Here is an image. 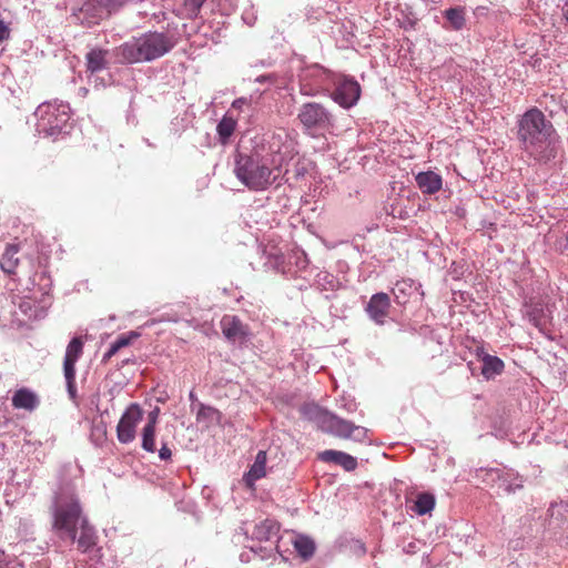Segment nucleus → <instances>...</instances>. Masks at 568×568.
I'll list each match as a JSON object with an SVG mask.
<instances>
[{
	"mask_svg": "<svg viewBox=\"0 0 568 568\" xmlns=\"http://www.w3.org/2000/svg\"><path fill=\"white\" fill-rule=\"evenodd\" d=\"M555 129L537 108L526 111L518 120L517 138L524 151L537 160L551 156Z\"/></svg>",
	"mask_w": 568,
	"mask_h": 568,
	"instance_id": "f257e3e1",
	"label": "nucleus"
},
{
	"mask_svg": "<svg viewBox=\"0 0 568 568\" xmlns=\"http://www.w3.org/2000/svg\"><path fill=\"white\" fill-rule=\"evenodd\" d=\"M287 158V152L281 150L262 158L241 156L236 162L235 174L250 190H265L282 174Z\"/></svg>",
	"mask_w": 568,
	"mask_h": 568,
	"instance_id": "f03ea898",
	"label": "nucleus"
},
{
	"mask_svg": "<svg viewBox=\"0 0 568 568\" xmlns=\"http://www.w3.org/2000/svg\"><path fill=\"white\" fill-rule=\"evenodd\" d=\"M53 529L61 537H68L72 542L75 541L78 526L88 517L83 514V509L77 494L75 486L64 484L59 487L54 495L53 507Z\"/></svg>",
	"mask_w": 568,
	"mask_h": 568,
	"instance_id": "7ed1b4c3",
	"label": "nucleus"
},
{
	"mask_svg": "<svg viewBox=\"0 0 568 568\" xmlns=\"http://www.w3.org/2000/svg\"><path fill=\"white\" fill-rule=\"evenodd\" d=\"M174 43L164 33L149 32L115 49V54L122 63L152 61L169 52Z\"/></svg>",
	"mask_w": 568,
	"mask_h": 568,
	"instance_id": "20e7f679",
	"label": "nucleus"
},
{
	"mask_svg": "<svg viewBox=\"0 0 568 568\" xmlns=\"http://www.w3.org/2000/svg\"><path fill=\"white\" fill-rule=\"evenodd\" d=\"M34 116L38 133L44 136H54L67 128L70 120V108L62 102H45L36 109Z\"/></svg>",
	"mask_w": 568,
	"mask_h": 568,
	"instance_id": "39448f33",
	"label": "nucleus"
},
{
	"mask_svg": "<svg viewBox=\"0 0 568 568\" xmlns=\"http://www.w3.org/2000/svg\"><path fill=\"white\" fill-rule=\"evenodd\" d=\"M297 119L305 130H325L332 125V115L324 105L307 102L301 105Z\"/></svg>",
	"mask_w": 568,
	"mask_h": 568,
	"instance_id": "423d86ee",
	"label": "nucleus"
},
{
	"mask_svg": "<svg viewBox=\"0 0 568 568\" xmlns=\"http://www.w3.org/2000/svg\"><path fill=\"white\" fill-rule=\"evenodd\" d=\"M327 422L323 426L322 432L333 435L342 439H351L353 442L363 443L367 438V429L355 425L354 423L331 414Z\"/></svg>",
	"mask_w": 568,
	"mask_h": 568,
	"instance_id": "0eeeda50",
	"label": "nucleus"
},
{
	"mask_svg": "<svg viewBox=\"0 0 568 568\" xmlns=\"http://www.w3.org/2000/svg\"><path fill=\"white\" fill-rule=\"evenodd\" d=\"M143 418V410L139 404H131L121 416L116 426V437L120 443L129 444L134 440L136 426Z\"/></svg>",
	"mask_w": 568,
	"mask_h": 568,
	"instance_id": "6e6552de",
	"label": "nucleus"
},
{
	"mask_svg": "<svg viewBox=\"0 0 568 568\" xmlns=\"http://www.w3.org/2000/svg\"><path fill=\"white\" fill-rule=\"evenodd\" d=\"M123 4V0H89L83 6V12L85 16L92 18L93 23H98L111 14Z\"/></svg>",
	"mask_w": 568,
	"mask_h": 568,
	"instance_id": "1a4fd4ad",
	"label": "nucleus"
},
{
	"mask_svg": "<svg viewBox=\"0 0 568 568\" xmlns=\"http://www.w3.org/2000/svg\"><path fill=\"white\" fill-rule=\"evenodd\" d=\"M361 87L354 80H344L333 92V99L343 108H351L359 99Z\"/></svg>",
	"mask_w": 568,
	"mask_h": 568,
	"instance_id": "9d476101",
	"label": "nucleus"
},
{
	"mask_svg": "<svg viewBox=\"0 0 568 568\" xmlns=\"http://www.w3.org/2000/svg\"><path fill=\"white\" fill-rule=\"evenodd\" d=\"M390 310V298L386 293H376L366 306L368 316L377 324L382 325L388 317Z\"/></svg>",
	"mask_w": 568,
	"mask_h": 568,
	"instance_id": "9b49d317",
	"label": "nucleus"
},
{
	"mask_svg": "<svg viewBox=\"0 0 568 568\" xmlns=\"http://www.w3.org/2000/svg\"><path fill=\"white\" fill-rule=\"evenodd\" d=\"M220 325L223 335L231 342L243 341L247 336V327L235 315H224Z\"/></svg>",
	"mask_w": 568,
	"mask_h": 568,
	"instance_id": "f8f14e48",
	"label": "nucleus"
},
{
	"mask_svg": "<svg viewBox=\"0 0 568 568\" xmlns=\"http://www.w3.org/2000/svg\"><path fill=\"white\" fill-rule=\"evenodd\" d=\"M83 345L84 342L81 336L73 337L69 342L63 361L64 376L72 377V372H75V363L83 354Z\"/></svg>",
	"mask_w": 568,
	"mask_h": 568,
	"instance_id": "ddd939ff",
	"label": "nucleus"
},
{
	"mask_svg": "<svg viewBox=\"0 0 568 568\" xmlns=\"http://www.w3.org/2000/svg\"><path fill=\"white\" fill-rule=\"evenodd\" d=\"M318 458L324 463H333L341 466L346 471H353L357 467V459L349 454L339 450L327 449L318 454Z\"/></svg>",
	"mask_w": 568,
	"mask_h": 568,
	"instance_id": "4468645a",
	"label": "nucleus"
},
{
	"mask_svg": "<svg viewBox=\"0 0 568 568\" xmlns=\"http://www.w3.org/2000/svg\"><path fill=\"white\" fill-rule=\"evenodd\" d=\"M78 530L80 534L79 536L77 535L75 541L80 551L87 552L97 546L98 535L88 518L81 521V525L78 526Z\"/></svg>",
	"mask_w": 568,
	"mask_h": 568,
	"instance_id": "2eb2a0df",
	"label": "nucleus"
},
{
	"mask_svg": "<svg viewBox=\"0 0 568 568\" xmlns=\"http://www.w3.org/2000/svg\"><path fill=\"white\" fill-rule=\"evenodd\" d=\"M416 183L424 194H435L443 186L442 176L433 171L418 173Z\"/></svg>",
	"mask_w": 568,
	"mask_h": 568,
	"instance_id": "dca6fc26",
	"label": "nucleus"
},
{
	"mask_svg": "<svg viewBox=\"0 0 568 568\" xmlns=\"http://www.w3.org/2000/svg\"><path fill=\"white\" fill-rule=\"evenodd\" d=\"M108 54H109L108 50H103V49H99V48H94V49L90 50L85 55L87 71L93 74V73L100 72L103 69H105L108 65V59H106Z\"/></svg>",
	"mask_w": 568,
	"mask_h": 568,
	"instance_id": "f3484780",
	"label": "nucleus"
},
{
	"mask_svg": "<svg viewBox=\"0 0 568 568\" xmlns=\"http://www.w3.org/2000/svg\"><path fill=\"white\" fill-rule=\"evenodd\" d=\"M38 405V396L28 388L18 389L12 397V406L14 408L33 410Z\"/></svg>",
	"mask_w": 568,
	"mask_h": 568,
	"instance_id": "a211bd4d",
	"label": "nucleus"
},
{
	"mask_svg": "<svg viewBox=\"0 0 568 568\" xmlns=\"http://www.w3.org/2000/svg\"><path fill=\"white\" fill-rule=\"evenodd\" d=\"M265 467H266V453L263 450H260L255 457V462L252 465L251 469L244 476V481L247 487L252 488L254 486V483L257 479L265 476V474H266Z\"/></svg>",
	"mask_w": 568,
	"mask_h": 568,
	"instance_id": "6ab92c4d",
	"label": "nucleus"
},
{
	"mask_svg": "<svg viewBox=\"0 0 568 568\" xmlns=\"http://www.w3.org/2000/svg\"><path fill=\"white\" fill-rule=\"evenodd\" d=\"M301 414L303 417L310 422H314L317 424L318 428L322 430L325 422H327V417H329L331 413L323 409L316 404H305L301 407Z\"/></svg>",
	"mask_w": 568,
	"mask_h": 568,
	"instance_id": "aec40b11",
	"label": "nucleus"
},
{
	"mask_svg": "<svg viewBox=\"0 0 568 568\" xmlns=\"http://www.w3.org/2000/svg\"><path fill=\"white\" fill-rule=\"evenodd\" d=\"M19 253V246L16 244H8L0 261V266L2 271L7 274H14L16 270L19 265V258L17 254Z\"/></svg>",
	"mask_w": 568,
	"mask_h": 568,
	"instance_id": "412c9836",
	"label": "nucleus"
},
{
	"mask_svg": "<svg viewBox=\"0 0 568 568\" xmlns=\"http://www.w3.org/2000/svg\"><path fill=\"white\" fill-rule=\"evenodd\" d=\"M436 499L433 494L418 493L416 499L413 501V506H410V510L419 516H424L434 509Z\"/></svg>",
	"mask_w": 568,
	"mask_h": 568,
	"instance_id": "4be33fe9",
	"label": "nucleus"
},
{
	"mask_svg": "<svg viewBox=\"0 0 568 568\" xmlns=\"http://www.w3.org/2000/svg\"><path fill=\"white\" fill-rule=\"evenodd\" d=\"M481 374L487 379L501 374L505 367L504 362L499 357L489 354H485L481 358Z\"/></svg>",
	"mask_w": 568,
	"mask_h": 568,
	"instance_id": "5701e85b",
	"label": "nucleus"
},
{
	"mask_svg": "<svg viewBox=\"0 0 568 568\" xmlns=\"http://www.w3.org/2000/svg\"><path fill=\"white\" fill-rule=\"evenodd\" d=\"M278 530V523L272 519H265L264 521L255 526L253 535L260 541H267L272 537L276 536Z\"/></svg>",
	"mask_w": 568,
	"mask_h": 568,
	"instance_id": "b1692460",
	"label": "nucleus"
},
{
	"mask_svg": "<svg viewBox=\"0 0 568 568\" xmlns=\"http://www.w3.org/2000/svg\"><path fill=\"white\" fill-rule=\"evenodd\" d=\"M292 544L297 554L304 559H310L315 552V542L305 535H297Z\"/></svg>",
	"mask_w": 568,
	"mask_h": 568,
	"instance_id": "393cba45",
	"label": "nucleus"
},
{
	"mask_svg": "<svg viewBox=\"0 0 568 568\" xmlns=\"http://www.w3.org/2000/svg\"><path fill=\"white\" fill-rule=\"evenodd\" d=\"M236 129V120L225 114L216 126L220 142L225 144Z\"/></svg>",
	"mask_w": 568,
	"mask_h": 568,
	"instance_id": "a878e982",
	"label": "nucleus"
},
{
	"mask_svg": "<svg viewBox=\"0 0 568 568\" xmlns=\"http://www.w3.org/2000/svg\"><path fill=\"white\" fill-rule=\"evenodd\" d=\"M445 17L455 30H460L465 24V10L463 8H450L445 11Z\"/></svg>",
	"mask_w": 568,
	"mask_h": 568,
	"instance_id": "bb28decb",
	"label": "nucleus"
},
{
	"mask_svg": "<svg viewBox=\"0 0 568 568\" xmlns=\"http://www.w3.org/2000/svg\"><path fill=\"white\" fill-rule=\"evenodd\" d=\"M155 429L156 427L145 426L142 429V448L149 453H154L155 447Z\"/></svg>",
	"mask_w": 568,
	"mask_h": 568,
	"instance_id": "cd10ccee",
	"label": "nucleus"
},
{
	"mask_svg": "<svg viewBox=\"0 0 568 568\" xmlns=\"http://www.w3.org/2000/svg\"><path fill=\"white\" fill-rule=\"evenodd\" d=\"M206 0H184L183 10L185 18L194 19L199 16Z\"/></svg>",
	"mask_w": 568,
	"mask_h": 568,
	"instance_id": "c85d7f7f",
	"label": "nucleus"
},
{
	"mask_svg": "<svg viewBox=\"0 0 568 568\" xmlns=\"http://www.w3.org/2000/svg\"><path fill=\"white\" fill-rule=\"evenodd\" d=\"M17 305L23 315L28 317H32L34 315L36 302L33 298L28 296L19 297Z\"/></svg>",
	"mask_w": 568,
	"mask_h": 568,
	"instance_id": "c756f323",
	"label": "nucleus"
},
{
	"mask_svg": "<svg viewBox=\"0 0 568 568\" xmlns=\"http://www.w3.org/2000/svg\"><path fill=\"white\" fill-rule=\"evenodd\" d=\"M139 335L136 333H129V334H122L120 335L112 345L120 351L123 347L129 346L134 338H136Z\"/></svg>",
	"mask_w": 568,
	"mask_h": 568,
	"instance_id": "7c9ffc66",
	"label": "nucleus"
},
{
	"mask_svg": "<svg viewBox=\"0 0 568 568\" xmlns=\"http://www.w3.org/2000/svg\"><path fill=\"white\" fill-rule=\"evenodd\" d=\"M219 414L220 412L216 408L201 404L196 417L199 420L204 418L212 419L214 416Z\"/></svg>",
	"mask_w": 568,
	"mask_h": 568,
	"instance_id": "2f4dec72",
	"label": "nucleus"
},
{
	"mask_svg": "<svg viewBox=\"0 0 568 568\" xmlns=\"http://www.w3.org/2000/svg\"><path fill=\"white\" fill-rule=\"evenodd\" d=\"M529 320L539 329H542L546 324V316L544 314H539L537 310H532L529 313Z\"/></svg>",
	"mask_w": 568,
	"mask_h": 568,
	"instance_id": "473e14b6",
	"label": "nucleus"
},
{
	"mask_svg": "<svg viewBox=\"0 0 568 568\" xmlns=\"http://www.w3.org/2000/svg\"><path fill=\"white\" fill-rule=\"evenodd\" d=\"M67 381L68 392L71 397L75 396V372H72V377L64 376Z\"/></svg>",
	"mask_w": 568,
	"mask_h": 568,
	"instance_id": "72a5a7b5",
	"label": "nucleus"
},
{
	"mask_svg": "<svg viewBox=\"0 0 568 568\" xmlns=\"http://www.w3.org/2000/svg\"><path fill=\"white\" fill-rule=\"evenodd\" d=\"M159 413H160V409L158 407L154 410L150 412L148 415V422H146L145 426L156 427Z\"/></svg>",
	"mask_w": 568,
	"mask_h": 568,
	"instance_id": "f704fd0d",
	"label": "nucleus"
},
{
	"mask_svg": "<svg viewBox=\"0 0 568 568\" xmlns=\"http://www.w3.org/2000/svg\"><path fill=\"white\" fill-rule=\"evenodd\" d=\"M10 37V29L8 26L0 19V43L7 40Z\"/></svg>",
	"mask_w": 568,
	"mask_h": 568,
	"instance_id": "c9c22d12",
	"label": "nucleus"
},
{
	"mask_svg": "<svg viewBox=\"0 0 568 568\" xmlns=\"http://www.w3.org/2000/svg\"><path fill=\"white\" fill-rule=\"evenodd\" d=\"M171 456H172L171 449L168 447L166 444H163L162 447L159 450V457L162 460H169V459H171Z\"/></svg>",
	"mask_w": 568,
	"mask_h": 568,
	"instance_id": "e433bc0d",
	"label": "nucleus"
},
{
	"mask_svg": "<svg viewBox=\"0 0 568 568\" xmlns=\"http://www.w3.org/2000/svg\"><path fill=\"white\" fill-rule=\"evenodd\" d=\"M250 100L246 98H239L232 102V109L241 110L244 105H248Z\"/></svg>",
	"mask_w": 568,
	"mask_h": 568,
	"instance_id": "4c0bfd02",
	"label": "nucleus"
},
{
	"mask_svg": "<svg viewBox=\"0 0 568 568\" xmlns=\"http://www.w3.org/2000/svg\"><path fill=\"white\" fill-rule=\"evenodd\" d=\"M119 351L111 344L109 351L103 355L102 362L108 363Z\"/></svg>",
	"mask_w": 568,
	"mask_h": 568,
	"instance_id": "58836bf2",
	"label": "nucleus"
},
{
	"mask_svg": "<svg viewBox=\"0 0 568 568\" xmlns=\"http://www.w3.org/2000/svg\"><path fill=\"white\" fill-rule=\"evenodd\" d=\"M119 351L111 344L109 351L103 355L102 362L108 363Z\"/></svg>",
	"mask_w": 568,
	"mask_h": 568,
	"instance_id": "ea45409f",
	"label": "nucleus"
},
{
	"mask_svg": "<svg viewBox=\"0 0 568 568\" xmlns=\"http://www.w3.org/2000/svg\"><path fill=\"white\" fill-rule=\"evenodd\" d=\"M119 351L111 344L109 351L103 355L102 362L108 363Z\"/></svg>",
	"mask_w": 568,
	"mask_h": 568,
	"instance_id": "a19ab883",
	"label": "nucleus"
},
{
	"mask_svg": "<svg viewBox=\"0 0 568 568\" xmlns=\"http://www.w3.org/2000/svg\"><path fill=\"white\" fill-rule=\"evenodd\" d=\"M564 17L568 20V6L564 9Z\"/></svg>",
	"mask_w": 568,
	"mask_h": 568,
	"instance_id": "79ce46f5",
	"label": "nucleus"
}]
</instances>
